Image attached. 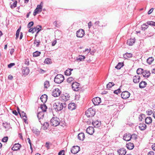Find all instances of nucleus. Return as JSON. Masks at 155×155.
<instances>
[{
  "label": "nucleus",
  "mask_w": 155,
  "mask_h": 155,
  "mask_svg": "<svg viewBox=\"0 0 155 155\" xmlns=\"http://www.w3.org/2000/svg\"><path fill=\"white\" fill-rule=\"evenodd\" d=\"M143 70L141 68H138L137 70V73L138 74H141Z\"/></svg>",
  "instance_id": "42"
},
{
  "label": "nucleus",
  "mask_w": 155,
  "mask_h": 155,
  "mask_svg": "<svg viewBox=\"0 0 155 155\" xmlns=\"http://www.w3.org/2000/svg\"><path fill=\"white\" fill-rule=\"evenodd\" d=\"M44 112L43 111H40L38 113L37 117L38 118L39 121L40 122L41 124H42L41 123V119H42L44 117Z\"/></svg>",
  "instance_id": "15"
},
{
  "label": "nucleus",
  "mask_w": 155,
  "mask_h": 155,
  "mask_svg": "<svg viewBox=\"0 0 155 155\" xmlns=\"http://www.w3.org/2000/svg\"><path fill=\"white\" fill-rule=\"evenodd\" d=\"M78 137L79 140L83 141L85 138V135L83 133L81 132L78 134Z\"/></svg>",
  "instance_id": "22"
},
{
  "label": "nucleus",
  "mask_w": 155,
  "mask_h": 155,
  "mask_svg": "<svg viewBox=\"0 0 155 155\" xmlns=\"http://www.w3.org/2000/svg\"><path fill=\"white\" fill-rule=\"evenodd\" d=\"M85 58V57L84 56L79 55L76 58V60L77 61H84Z\"/></svg>",
  "instance_id": "28"
},
{
  "label": "nucleus",
  "mask_w": 155,
  "mask_h": 155,
  "mask_svg": "<svg viewBox=\"0 0 155 155\" xmlns=\"http://www.w3.org/2000/svg\"><path fill=\"white\" fill-rule=\"evenodd\" d=\"M126 147L127 149L129 150H132L134 147V145L133 143H130L126 144Z\"/></svg>",
  "instance_id": "31"
},
{
  "label": "nucleus",
  "mask_w": 155,
  "mask_h": 155,
  "mask_svg": "<svg viewBox=\"0 0 155 155\" xmlns=\"http://www.w3.org/2000/svg\"><path fill=\"white\" fill-rule=\"evenodd\" d=\"M47 96L45 94L42 95L40 97V99L41 101L45 103L47 101Z\"/></svg>",
  "instance_id": "23"
},
{
  "label": "nucleus",
  "mask_w": 155,
  "mask_h": 155,
  "mask_svg": "<svg viewBox=\"0 0 155 155\" xmlns=\"http://www.w3.org/2000/svg\"><path fill=\"white\" fill-rule=\"evenodd\" d=\"M15 64V63H11L8 65V68H12V67L14 66Z\"/></svg>",
  "instance_id": "56"
},
{
  "label": "nucleus",
  "mask_w": 155,
  "mask_h": 155,
  "mask_svg": "<svg viewBox=\"0 0 155 155\" xmlns=\"http://www.w3.org/2000/svg\"><path fill=\"white\" fill-rule=\"evenodd\" d=\"M20 32V31H19V30H17L16 32L15 39L16 40L18 38Z\"/></svg>",
  "instance_id": "54"
},
{
  "label": "nucleus",
  "mask_w": 155,
  "mask_h": 155,
  "mask_svg": "<svg viewBox=\"0 0 155 155\" xmlns=\"http://www.w3.org/2000/svg\"><path fill=\"white\" fill-rule=\"evenodd\" d=\"M66 104L65 103H62L59 102H55L53 104V109L56 111H60L62 110L63 107H66Z\"/></svg>",
  "instance_id": "1"
},
{
  "label": "nucleus",
  "mask_w": 155,
  "mask_h": 155,
  "mask_svg": "<svg viewBox=\"0 0 155 155\" xmlns=\"http://www.w3.org/2000/svg\"><path fill=\"white\" fill-rule=\"evenodd\" d=\"M74 80L73 78L72 77H70L67 79V82L69 83H71L72 81H73Z\"/></svg>",
  "instance_id": "49"
},
{
  "label": "nucleus",
  "mask_w": 155,
  "mask_h": 155,
  "mask_svg": "<svg viewBox=\"0 0 155 155\" xmlns=\"http://www.w3.org/2000/svg\"><path fill=\"white\" fill-rule=\"evenodd\" d=\"M64 80V77L63 75L61 74H58L56 75L54 78V82L57 84H60L62 83Z\"/></svg>",
  "instance_id": "2"
},
{
  "label": "nucleus",
  "mask_w": 155,
  "mask_h": 155,
  "mask_svg": "<svg viewBox=\"0 0 155 155\" xmlns=\"http://www.w3.org/2000/svg\"><path fill=\"white\" fill-rule=\"evenodd\" d=\"M40 28H41V25H37L36 27H35L33 28H30L28 30V32H29L31 33H33L35 32L37 30H38V29H40Z\"/></svg>",
  "instance_id": "12"
},
{
  "label": "nucleus",
  "mask_w": 155,
  "mask_h": 155,
  "mask_svg": "<svg viewBox=\"0 0 155 155\" xmlns=\"http://www.w3.org/2000/svg\"><path fill=\"white\" fill-rule=\"evenodd\" d=\"M145 73L147 75V78H148L150 76V71L145 70Z\"/></svg>",
  "instance_id": "52"
},
{
  "label": "nucleus",
  "mask_w": 155,
  "mask_h": 155,
  "mask_svg": "<svg viewBox=\"0 0 155 155\" xmlns=\"http://www.w3.org/2000/svg\"><path fill=\"white\" fill-rule=\"evenodd\" d=\"M147 23L150 25L155 26V22L153 21H147Z\"/></svg>",
  "instance_id": "47"
},
{
  "label": "nucleus",
  "mask_w": 155,
  "mask_h": 155,
  "mask_svg": "<svg viewBox=\"0 0 155 155\" xmlns=\"http://www.w3.org/2000/svg\"><path fill=\"white\" fill-rule=\"evenodd\" d=\"M86 132L90 135H92L94 132V129L92 127H89L86 130Z\"/></svg>",
  "instance_id": "14"
},
{
  "label": "nucleus",
  "mask_w": 155,
  "mask_h": 155,
  "mask_svg": "<svg viewBox=\"0 0 155 155\" xmlns=\"http://www.w3.org/2000/svg\"><path fill=\"white\" fill-rule=\"evenodd\" d=\"M69 95L67 94L62 95L61 96L60 100L62 101H66L69 100Z\"/></svg>",
  "instance_id": "13"
},
{
  "label": "nucleus",
  "mask_w": 155,
  "mask_h": 155,
  "mask_svg": "<svg viewBox=\"0 0 155 155\" xmlns=\"http://www.w3.org/2000/svg\"><path fill=\"white\" fill-rule=\"evenodd\" d=\"M51 59L49 58H47L44 61V63L47 64H50L51 63Z\"/></svg>",
  "instance_id": "38"
},
{
  "label": "nucleus",
  "mask_w": 155,
  "mask_h": 155,
  "mask_svg": "<svg viewBox=\"0 0 155 155\" xmlns=\"http://www.w3.org/2000/svg\"><path fill=\"white\" fill-rule=\"evenodd\" d=\"M147 113L148 115H151L153 113V112L152 110H150L149 111H147Z\"/></svg>",
  "instance_id": "58"
},
{
  "label": "nucleus",
  "mask_w": 155,
  "mask_h": 155,
  "mask_svg": "<svg viewBox=\"0 0 155 155\" xmlns=\"http://www.w3.org/2000/svg\"><path fill=\"white\" fill-rule=\"evenodd\" d=\"M73 69H69L67 70L64 72L65 74L67 76L70 75L71 74V71Z\"/></svg>",
  "instance_id": "35"
},
{
  "label": "nucleus",
  "mask_w": 155,
  "mask_h": 155,
  "mask_svg": "<svg viewBox=\"0 0 155 155\" xmlns=\"http://www.w3.org/2000/svg\"><path fill=\"white\" fill-rule=\"evenodd\" d=\"M41 53L40 51H36L33 53V57H36L40 55Z\"/></svg>",
  "instance_id": "39"
},
{
  "label": "nucleus",
  "mask_w": 155,
  "mask_h": 155,
  "mask_svg": "<svg viewBox=\"0 0 155 155\" xmlns=\"http://www.w3.org/2000/svg\"><path fill=\"white\" fill-rule=\"evenodd\" d=\"M95 114V110L91 108H90L86 111L85 114L87 117H91L94 116Z\"/></svg>",
  "instance_id": "4"
},
{
  "label": "nucleus",
  "mask_w": 155,
  "mask_h": 155,
  "mask_svg": "<svg viewBox=\"0 0 155 155\" xmlns=\"http://www.w3.org/2000/svg\"><path fill=\"white\" fill-rule=\"evenodd\" d=\"M29 70L28 67H24L22 68V72L23 74L28 75L29 72Z\"/></svg>",
  "instance_id": "19"
},
{
  "label": "nucleus",
  "mask_w": 155,
  "mask_h": 155,
  "mask_svg": "<svg viewBox=\"0 0 155 155\" xmlns=\"http://www.w3.org/2000/svg\"><path fill=\"white\" fill-rule=\"evenodd\" d=\"M123 140L126 141H129L131 139L130 134L129 133H127L124 134L123 138Z\"/></svg>",
  "instance_id": "16"
},
{
  "label": "nucleus",
  "mask_w": 155,
  "mask_h": 155,
  "mask_svg": "<svg viewBox=\"0 0 155 155\" xmlns=\"http://www.w3.org/2000/svg\"><path fill=\"white\" fill-rule=\"evenodd\" d=\"M123 65L124 64L123 63L119 62L117 66H115V68L117 69H120L123 66Z\"/></svg>",
  "instance_id": "37"
},
{
  "label": "nucleus",
  "mask_w": 155,
  "mask_h": 155,
  "mask_svg": "<svg viewBox=\"0 0 155 155\" xmlns=\"http://www.w3.org/2000/svg\"><path fill=\"white\" fill-rule=\"evenodd\" d=\"M130 137H131V139L134 140H135L137 138V135L135 134H133L132 135H130Z\"/></svg>",
  "instance_id": "45"
},
{
  "label": "nucleus",
  "mask_w": 155,
  "mask_h": 155,
  "mask_svg": "<svg viewBox=\"0 0 155 155\" xmlns=\"http://www.w3.org/2000/svg\"><path fill=\"white\" fill-rule=\"evenodd\" d=\"M47 108V106L44 104H41V108L42 111L43 112H45L46 111V109Z\"/></svg>",
  "instance_id": "30"
},
{
  "label": "nucleus",
  "mask_w": 155,
  "mask_h": 155,
  "mask_svg": "<svg viewBox=\"0 0 155 155\" xmlns=\"http://www.w3.org/2000/svg\"><path fill=\"white\" fill-rule=\"evenodd\" d=\"M25 64L27 65H28L29 64V61L28 59L26 60L25 62Z\"/></svg>",
  "instance_id": "59"
},
{
  "label": "nucleus",
  "mask_w": 155,
  "mask_h": 155,
  "mask_svg": "<svg viewBox=\"0 0 155 155\" xmlns=\"http://www.w3.org/2000/svg\"><path fill=\"white\" fill-rule=\"evenodd\" d=\"M17 1H16L11 5V8H13L17 6Z\"/></svg>",
  "instance_id": "48"
},
{
  "label": "nucleus",
  "mask_w": 155,
  "mask_h": 155,
  "mask_svg": "<svg viewBox=\"0 0 155 155\" xmlns=\"http://www.w3.org/2000/svg\"><path fill=\"white\" fill-rule=\"evenodd\" d=\"M80 88L79 83L76 82L72 83V88L73 91H78L80 89Z\"/></svg>",
  "instance_id": "5"
},
{
  "label": "nucleus",
  "mask_w": 155,
  "mask_h": 155,
  "mask_svg": "<svg viewBox=\"0 0 155 155\" xmlns=\"http://www.w3.org/2000/svg\"><path fill=\"white\" fill-rule=\"evenodd\" d=\"M114 84L113 82H109L107 85V87L108 89H109L110 88L113 86H114Z\"/></svg>",
  "instance_id": "40"
},
{
  "label": "nucleus",
  "mask_w": 155,
  "mask_h": 155,
  "mask_svg": "<svg viewBox=\"0 0 155 155\" xmlns=\"http://www.w3.org/2000/svg\"><path fill=\"white\" fill-rule=\"evenodd\" d=\"M42 6L41 5H38L37 6L35 10L33 12V15L35 16L37 14L41 12L42 11Z\"/></svg>",
  "instance_id": "7"
},
{
  "label": "nucleus",
  "mask_w": 155,
  "mask_h": 155,
  "mask_svg": "<svg viewBox=\"0 0 155 155\" xmlns=\"http://www.w3.org/2000/svg\"><path fill=\"white\" fill-rule=\"evenodd\" d=\"M148 27V25L145 24H143L141 25V29L142 30L145 31Z\"/></svg>",
  "instance_id": "41"
},
{
  "label": "nucleus",
  "mask_w": 155,
  "mask_h": 155,
  "mask_svg": "<svg viewBox=\"0 0 155 155\" xmlns=\"http://www.w3.org/2000/svg\"><path fill=\"white\" fill-rule=\"evenodd\" d=\"M92 124L94 127L97 128L100 127L101 123L97 121H96L92 122Z\"/></svg>",
  "instance_id": "26"
},
{
  "label": "nucleus",
  "mask_w": 155,
  "mask_h": 155,
  "mask_svg": "<svg viewBox=\"0 0 155 155\" xmlns=\"http://www.w3.org/2000/svg\"><path fill=\"white\" fill-rule=\"evenodd\" d=\"M146 125L144 123L140 124L139 125V128L141 130H145L146 128Z\"/></svg>",
  "instance_id": "25"
},
{
  "label": "nucleus",
  "mask_w": 155,
  "mask_h": 155,
  "mask_svg": "<svg viewBox=\"0 0 155 155\" xmlns=\"http://www.w3.org/2000/svg\"><path fill=\"white\" fill-rule=\"evenodd\" d=\"M133 81L134 83H138L140 79V76L139 75H135L133 77Z\"/></svg>",
  "instance_id": "17"
},
{
  "label": "nucleus",
  "mask_w": 155,
  "mask_h": 155,
  "mask_svg": "<svg viewBox=\"0 0 155 155\" xmlns=\"http://www.w3.org/2000/svg\"><path fill=\"white\" fill-rule=\"evenodd\" d=\"M32 131L33 133L35 134L36 136L39 135L40 133V131L35 127L33 128Z\"/></svg>",
  "instance_id": "24"
},
{
  "label": "nucleus",
  "mask_w": 155,
  "mask_h": 155,
  "mask_svg": "<svg viewBox=\"0 0 155 155\" xmlns=\"http://www.w3.org/2000/svg\"><path fill=\"white\" fill-rule=\"evenodd\" d=\"M40 40H38V41L36 39H35L34 41V44L36 45V47H38L40 45Z\"/></svg>",
  "instance_id": "43"
},
{
  "label": "nucleus",
  "mask_w": 155,
  "mask_h": 155,
  "mask_svg": "<svg viewBox=\"0 0 155 155\" xmlns=\"http://www.w3.org/2000/svg\"><path fill=\"white\" fill-rule=\"evenodd\" d=\"M143 76L144 78H147V75L146 73H145V70H143V72H142V73L141 74Z\"/></svg>",
  "instance_id": "57"
},
{
  "label": "nucleus",
  "mask_w": 155,
  "mask_h": 155,
  "mask_svg": "<svg viewBox=\"0 0 155 155\" xmlns=\"http://www.w3.org/2000/svg\"><path fill=\"white\" fill-rule=\"evenodd\" d=\"M135 42L134 40L133 39H130L129 40H128L127 43L130 46L132 45L133 43Z\"/></svg>",
  "instance_id": "33"
},
{
  "label": "nucleus",
  "mask_w": 155,
  "mask_h": 155,
  "mask_svg": "<svg viewBox=\"0 0 155 155\" xmlns=\"http://www.w3.org/2000/svg\"><path fill=\"white\" fill-rule=\"evenodd\" d=\"M121 95L123 99H126L129 98L130 95V94L128 91H125L122 92Z\"/></svg>",
  "instance_id": "10"
},
{
  "label": "nucleus",
  "mask_w": 155,
  "mask_h": 155,
  "mask_svg": "<svg viewBox=\"0 0 155 155\" xmlns=\"http://www.w3.org/2000/svg\"><path fill=\"white\" fill-rule=\"evenodd\" d=\"M121 92L120 90V88L118 89L117 90L114 91V93L117 94H118L119 93H120Z\"/></svg>",
  "instance_id": "51"
},
{
  "label": "nucleus",
  "mask_w": 155,
  "mask_h": 155,
  "mask_svg": "<svg viewBox=\"0 0 155 155\" xmlns=\"http://www.w3.org/2000/svg\"><path fill=\"white\" fill-rule=\"evenodd\" d=\"M45 146L48 149H49V143L48 142H46Z\"/></svg>",
  "instance_id": "62"
},
{
  "label": "nucleus",
  "mask_w": 155,
  "mask_h": 155,
  "mask_svg": "<svg viewBox=\"0 0 155 155\" xmlns=\"http://www.w3.org/2000/svg\"><path fill=\"white\" fill-rule=\"evenodd\" d=\"M49 83L48 81H46L44 83V87L45 88H48L49 87Z\"/></svg>",
  "instance_id": "44"
},
{
  "label": "nucleus",
  "mask_w": 155,
  "mask_h": 155,
  "mask_svg": "<svg viewBox=\"0 0 155 155\" xmlns=\"http://www.w3.org/2000/svg\"><path fill=\"white\" fill-rule=\"evenodd\" d=\"M21 145L19 143H16L14 144L12 148V150L14 151H16L19 149Z\"/></svg>",
  "instance_id": "21"
},
{
  "label": "nucleus",
  "mask_w": 155,
  "mask_h": 155,
  "mask_svg": "<svg viewBox=\"0 0 155 155\" xmlns=\"http://www.w3.org/2000/svg\"><path fill=\"white\" fill-rule=\"evenodd\" d=\"M8 137H5L3 138L2 141L3 142H7L8 140Z\"/></svg>",
  "instance_id": "53"
},
{
  "label": "nucleus",
  "mask_w": 155,
  "mask_h": 155,
  "mask_svg": "<svg viewBox=\"0 0 155 155\" xmlns=\"http://www.w3.org/2000/svg\"><path fill=\"white\" fill-rule=\"evenodd\" d=\"M84 34L85 33L84 30L82 29H81L77 31L76 32V36L78 37L82 38L84 36Z\"/></svg>",
  "instance_id": "8"
},
{
  "label": "nucleus",
  "mask_w": 155,
  "mask_h": 155,
  "mask_svg": "<svg viewBox=\"0 0 155 155\" xmlns=\"http://www.w3.org/2000/svg\"><path fill=\"white\" fill-rule=\"evenodd\" d=\"M117 153L119 155H125L126 153V151L124 148H122L117 150Z\"/></svg>",
  "instance_id": "18"
},
{
  "label": "nucleus",
  "mask_w": 155,
  "mask_h": 155,
  "mask_svg": "<svg viewBox=\"0 0 155 155\" xmlns=\"http://www.w3.org/2000/svg\"><path fill=\"white\" fill-rule=\"evenodd\" d=\"M49 126V123L47 122H45L43 124L42 128L44 130H46L48 127Z\"/></svg>",
  "instance_id": "34"
},
{
  "label": "nucleus",
  "mask_w": 155,
  "mask_h": 155,
  "mask_svg": "<svg viewBox=\"0 0 155 155\" xmlns=\"http://www.w3.org/2000/svg\"><path fill=\"white\" fill-rule=\"evenodd\" d=\"M93 103L95 105H97L101 102V99L99 97H96L92 100Z\"/></svg>",
  "instance_id": "11"
},
{
  "label": "nucleus",
  "mask_w": 155,
  "mask_h": 155,
  "mask_svg": "<svg viewBox=\"0 0 155 155\" xmlns=\"http://www.w3.org/2000/svg\"><path fill=\"white\" fill-rule=\"evenodd\" d=\"M132 56V54L131 53H127L124 55V57L125 59L131 58Z\"/></svg>",
  "instance_id": "32"
},
{
  "label": "nucleus",
  "mask_w": 155,
  "mask_h": 155,
  "mask_svg": "<svg viewBox=\"0 0 155 155\" xmlns=\"http://www.w3.org/2000/svg\"><path fill=\"white\" fill-rule=\"evenodd\" d=\"M60 122V120L57 117H53L51 120V124L53 126L56 127L58 126Z\"/></svg>",
  "instance_id": "3"
},
{
  "label": "nucleus",
  "mask_w": 155,
  "mask_h": 155,
  "mask_svg": "<svg viewBox=\"0 0 155 155\" xmlns=\"http://www.w3.org/2000/svg\"><path fill=\"white\" fill-rule=\"evenodd\" d=\"M153 61L154 58H153L151 57H149V58H148L147 59V63L149 64H150L152 63Z\"/></svg>",
  "instance_id": "36"
},
{
  "label": "nucleus",
  "mask_w": 155,
  "mask_h": 155,
  "mask_svg": "<svg viewBox=\"0 0 155 155\" xmlns=\"http://www.w3.org/2000/svg\"><path fill=\"white\" fill-rule=\"evenodd\" d=\"M58 155H64V150H61L58 153Z\"/></svg>",
  "instance_id": "55"
},
{
  "label": "nucleus",
  "mask_w": 155,
  "mask_h": 155,
  "mask_svg": "<svg viewBox=\"0 0 155 155\" xmlns=\"http://www.w3.org/2000/svg\"><path fill=\"white\" fill-rule=\"evenodd\" d=\"M80 150V147L78 146H74L71 149V153L73 154H75L78 152Z\"/></svg>",
  "instance_id": "9"
},
{
  "label": "nucleus",
  "mask_w": 155,
  "mask_h": 155,
  "mask_svg": "<svg viewBox=\"0 0 155 155\" xmlns=\"http://www.w3.org/2000/svg\"><path fill=\"white\" fill-rule=\"evenodd\" d=\"M34 25V22L33 21H30L29 22L27 25L28 28H30Z\"/></svg>",
  "instance_id": "50"
},
{
  "label": "nucleus",
  "mask_w": 155,
  "mask_h": 155,
  "mask_svg": "<svg viewBox=\"0 0 155 155\" xmlns=\"http://www.w3.org/2000/svg\"><path fill=\"white\" fill-rule=\"evenodd\" d=\"M154 153L153 151H150L148 152L147 155H154Z\"/></svg>",
  "instance_id": "61"
},
{
  "label": "nucleus",
  "mask_w": 155,
  "mask_h": 155,
  "mask_svg": "<svg viewBox=\"0 0 155 155\" xmlns=\"http://www.w3.org/2000/svg\"><path fill=\"white\" fill-rule=\"evenodd\" d=\"M153 8H151L150 9L148 12V14H150L153 12Z\"/></svg>",
  "instance_id": "63"
},
{
  "label": "nucleus",
  "mask_w": 155,
  "mask_h": 155,
  "mask_svg": "<svg viewBox=\"0 0 155 155\" xmlns=\"http://www.w3.org/2000/svg\"><path fill=\"white\" fill-rule=\"evenodd\" d=\"M76 108V106L74 103H71L68 104V108L69 110H72L75 109Z\"/></svg>",
  "instance_id": "20"
},
{
  "label": "nucleus",
  "mask_w": 155,
  "mask_h": 155,
  "mask_svg": "<svg viewBox=\"0 0 155 155\" xmlns=\"http://www.w3.org/2000/svg\"><path fill=\"white\" fill-rule=\"evenodd\" d=\"M152 119L150 117H147L146 118L145 120V122L147 124H149L152 122Z\"/></svg>",
  "instance_id": "29"
},
{
  "label": "nucleus",
  "mask_w": 155,
  "mask_h": 155,
  "mask_svg": "<svg viewBox=\"0 0 155 155\" xmlns=\"http://www.w3.org/2000/svg\"><path fill=\"white\" fill-rule=\"evenodd\" d=\"M61 91L58 88H56L53 90L52 92V94L54 97H57L60 94Z\"/></svg>",
  "instance_id": "6"
},
{
  "label": "nucleus",
  "mask_w": 155,
  "mask_h": 155,
  "mask_svg": "<svg viewBox=\"0 0 155 155\" xmlns=\"http://www.w3.org/2000/svg\"><path fill=\"white\" fill-rule=\"evenodd\" d=\"M12 113L15 115H17L18 113L16 110H14L12 111Z\"/></svg>",
  "instance_id": "64"
},
{
  "label": "nucleus",
  "mask_w": 155,
  "mask_h": 155,
  "mask_svg": "<svg viewBox=\"0 0 155 155\" xmlns=\"http://www.w3.org/2000/svg\"><path fill=\"white\" fill-rule=\"evenodd\" d=\"M94 25L95 26H98L100 27H103V25L101 24H100V21H96L95 22Z\"/></svg>",
  "instance_id": "46"
},
{
  "label": "nucleus",
  "mask_w": 155,
  "mask_h": 155,
  "mask_svg": "<svg viewBox=\"0 0 155 155\" xmlns=\"http://www.w3.org/2000/svg\"><path fill=\"white\" fill-rule=\"evenodd\" d=\"M147 85V83L145 81H142L140 83L139 86L140 88H143L145 87Z\"/></svg>",
  "instance_id": "27"
},
{
  "label": "nucleus",
  "mask_w": 155,
  "mask_h": 155,
  "mask_svg": "<svg viewBox=\"0 0 155 155\" xmlns=\"http://www.w3.org/2000/svg\"><path fill=\"white\" fill-rule=\"evenodd\" d=\"M23 118L24 120V121L26 123L27 120V117L26 116L22 117Z\"/></svg>",
  "instance_id": "60"
}]
</instances>
